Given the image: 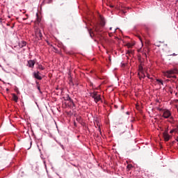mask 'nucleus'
Listing matches in <instances>:
<instances>
[{
	"label": "nucleus",
	"mask_w": 178,
	"mask_h": 178,
	"mask_svg": "<svg viewBox=\"0 0 178 178\" xmlns=\"http://www.w3.org/2000/svg\"><path fill=\"white\" fill-rule=\"evenodd\" d=\"M163 76L167 77L168 79H176V76L173 74H178V70L177 68L171 69L167 71H165L163 72Z\"/></svg>",
	"instance_id": "1"
},
{
	"label": "nucleus",
	"mask_w": 178,
	"mask_h": 178,
	"mask_svg": "<svg viewBox=\"0 0 178 178\" xmlns=\"http://www.w3.org/2000/svg\"><path fill=\"white\" fill-rule=\"evenodd\" d=\"M91 97L92 98L94 99V101L95 102H99V101H101V95H99L98 94V92H93L92 94H91Z\"/></svg>",
	"instance_id": "2"
},
{
	"label": "nucleus",
	"mask_w": 178,
	"mask_h": 178,
	"mask_svg": "<svg viewBox=\"0 0 178 178\" xmlns=\"http://www.w3.org/2000/svg\"><path fill=\"white\" fill-rule=\"evenodd\" d=\"M138 74L139 79H145V73L144 72V70L143 69V66L141 65H139Z\"/></svg>",
	"instance_id": "3"
},
{
	"label": "nucleus",
	"mask_w": 178,
	"mask_h": 178,
	"mask_svg": "<svg viewBox=\"0 0 178 178\" xmlns=\"http://www.w3.org/2000/svg\"><path fill=\"white\" fill-rule=\"evenodd\" d=\"M102 27L104 26H102V25L98 24H95L94 26L95 33H96V34H99V33L102 31Z\"/></svg>",
	"instance_id": "4"
},
{
	"label": "nucleus",
	"mask_w": 178,
	"mask_h": 178,
	"mask_svg": "<svg viewBox=\"0 0 178 178\" xmlns=\"http://www.w3.org/2000/svg\"><path fill=\"white\" fill-rule=\"evenodd\" d=\"M171 115L172 113H170V111H169V110H164L163 111V118H164V119H168L170 118Z\"/></svg>",
	"instance_id": "5"
},
{
	"label": "nucleus",
	"mask_w": 178,
	"mask_h": 178,
	"mask_svg": "<svg viewBox=\"0 0 178 178\" xmlns=\"http://www.w3.org/2000/svg\"><path fill=\"white\" fill-rule=\"evenodd\" d=\"M33 76L37 80H42V77L40 75V72L37 71L33 73Z\"/></svg>",
	"instance_id": "6"
},
{
	"label": "nucleus",
	"mask_w": 178,
	"mask_h": 178,
	"mask_svg": "<svg viewBox=\"0 0 178 178\" xmlns=\"http://www.w3.org/2000/svg\"><path fill=\"white\" fill-rule=\"evenodd\" d=\"M35 35L38 37V38H39V40H41V38H42V33H41V30L38 29L35 31Z\"/></svg>",
	"instance_id": "7"
},
{
	"label": "nucleus",
	"mask_w": 178,
	"mask_h": 178,
	"mask_svg": "<svg viewBox=\"0 0 178 178\" xmlns=\"http://www.w3.org/2000/svg\"><path fill=\"white\" fill-rule=\"evenodd\" d=\"M34 65H35V61H34V60H28V65L27 66H29V67H34Z\"/></svg>",
	"instance_id": "8"
},
{
	"label": "nucleus",
	"mask_w": 178,
	"mask_h": 178,
	"mask_svg": "<svg viewBox=\"0 0 178 178\" xmlns=\"http://www.w3.org/2000/svg\"><path fill=\"white\" fill-rule=\"evenodd\" d=\"M163 137H164L165 141H169V140H170V136H169V134H168L167 132H165L163 134Z\"/></svg>",
	"instance_id": "9"
},
{
	"label": "nucleus",
	"mask_w": 178,
	"mask_h": 178,
	"mask_svg": "<svg viewBox=\"0 0 178 178\" xmlns=\"http://www.w3.org/2000/svg\"><path fill=\"white\" fill-rule=\"evenodd\" d=\"M26 41H21L19 42V48H23L24 47H26Z\"/></svg>",
	"instance_id": "10"
},
{
	"label": "nucleus",
	"mask_w": 178,
	"mask_h": 178,
	"mask_svg": "<svg viewBox=\"0 0 178 178\" xmlns=\"http://www.w3.org/2000/svg\"><path fill=\"white\" fill-rule=\"evenodd\" d=\"M12 97H13V99L15 101V102H17V101H19V97H17V95H16V94L13 93Z\"/></svg>",
	"instance_id": "11"
},
{
	"label": "nucleus",
	"mask_w": 178,
	"mask_h": 178,
	"mask_svg": "<svg viewBox=\"0 0 178 178\" xmlns=\"http://www.w3.org/2000/svg\"><path fill=\"white\" fill-rule=\"evenodd\" d=\"M100 24H99V26H105V19L102 17H100Z\"/></svg>",
	"instance_id": "12"
},
{
	"label": "nucleus",
	"mask_w": 178,
	"mask_h": 178,
	"mask_svg": "<svg viewBox=\"0 0 178 178\" xmlns=\"http://www.w3.org/2000/svg\"><path fill=\"white\" fill-rule=\"evenodd\" d=\"M156 81H157L158 84L161 85V86H163V81H162L161 79H156Z\"/></svg>",
	"instance_id": "13"
},
{
	"label": "nucleus",
	"mask_w": 178,
	"mask_h": 178,
	"mask_svg": "<svg viewBox=\"0 0 178 178\" xmlns=\"http://www.w3.org/2000/svg\"><path fill=\"white\" fill-rule=\"evenodd\" d=\"M134 44L132 43H127V47H128L129 48H131V47H134Z\"/></svg>",
	"instance_id": "14"
},
{
	"label": "nucleus",
	"mask_w": 178,
	"mask_h": 178,
	"mask_svg": "<svg viewBox=\"0 0 178 178\" xmlns=\"http://www.w3.org/2000/svg\"><path fill=\"white\" fill-rule=\"evenodd\" d=\"M44 3H51L52 0H44Z\"/></svg>",
	"instance_id": "15"
},
{
	"label": "nucleus",
	"mask_w": 178,
	"mask_h": 178,
	"mask_svg": "<svg viewBox=\"0 0 178 178\" xmlns=\"http://www.w3.org/2000/svg\"><path fill=\"white\" fill-rule=\"evenodd\" d=\"M38 69H40V70H44V67L42 65H38Z\"/></svg>",
	"instance_id": "16"
},
{
	"label": "nucleus",
	"mask_w": 178,
	"mask_h": 178,
	"mask_svg": "<svg viewBox=\"0 0 178 178\" xmlns=\"http://www.w3.org/2000/svg\"><path fill=\"white\" fill-rule=\"evenodd\" d=\"M29 143H30V146L28 147V149H30L31 148V145H32V144H33V142L31 140V141L29 142Z\"/></svg>",
	"instance_id": "17"
},
{
	"label": "nucleus",
	"mask_w": 178,
	"mask_h": 178,
	"mask_svg": "<svg viewBox=\"0 0 178 178\" xmlns=\"http://www.w3.org/2000/svg\"><path fill=\"white\" fill-rule=\"evenodd\" d=\"M76 120L77 122H80L81 120V117H77Z\"/></svg>",
	"instance_id": "18"
},
{
	"label": "nucleus",
	"mask_w": 178,
	"mask_h": 178,
	"mask_svg": "<svg viewBox=\"0 0 178 178\" xmlns=\"http://www.w3.org/2000/svg\"><path fill=\"white\" fill-rule=\"evenodd\" d=\"M89 34L90 37H92V31H91V29L89 31Z\"/></svg>",
	"instance_id": "19"
},
{
	"label": "nucleus",
	"mask_w": 178,
	"mask_h": 178,
	"mask_svg": "<svg viewBox=\"0 0 178 178\" xmlns=\"http://www.w3.org/2000/svg\"><path fill=\"white\" fill-rule=\"evenodd\" d=\"M67 101H72V99L70 98V97L69 96L67 97Z\"/></svg>",
	"instance_id": "20"
},
{
	"label": "nucleus",
	"mask_w": 178,
	"mask_h": 178,
	"mask_svg": "<svg viewBox=\"0 0 178 178\" xmlns=\"http://www.w3.org/2000/svg\"><path fill=\"white\" fill-rule=\"evenodd\" d=\"M15 92H17V94H20V92L19 91V89H15Z\"/></svg>",
	"instance_id": "21"
},
{
	"label": "nucleus",
	"mask_w": 178,
	"mask_h": 178,
	"mask_svg": "<svg viewBox=\"0 0 178 178\" xmlns=\"http://www.w3.org/2000/svg\"><path fill=\"white\" fill-rule=\"evenodd\" d=\"M147 79H152V78H151V77L149 76V74H147Z\"/></svg>",
	"instance_id": "22"
},
{
	"label": "nucleus",
	"mask_w": 178,
	"mask_h": 178,
	"mask_svg": "<svg viewBox=\"0 0 178 178\" xmlns=\"http://www.w3.org/2000/svg\"><path fill=\"white\" fill-rule=\"evenodd\" d=\"M60 147H61V148H62L63 149H65V147L63 146V145H60Z\"/></svg>",
	"instance_id": "23"
},
{
	"label": "nucleus",
	"mask_w": 178,
	"mask_h": 178,
	"mask_svg": "<svg viewBox=\"0 0 178 178\" xmlns=\"http://www.w3.org/2000/svg\"><path fill=\"white\" fill-rule=\"evenodd\" d=\"M176 55H177V54L174 53V54H172L171 56H176Z\"/></svg>",
	"instance_id": "24"
},
{
	"label": "nucleus",
	"mask_w": 178,
	"mask_h": 178,
	"mask_svg": "<svg viewBox=\"0 0 178 178\" xmlns=\"http://www.w3.org/2000/svg\"><path fill=\"white\" fill-rule=\"evenodd\" d=\"M116 29H115L113 31V33H115L116 32Z\"/></svg>",
	"instance_id": "25"
},
{
	"label": "nucleus",
	"mask_w": 178,
	"mask_h": 178,
	"mask_svg": "<svg viewBox=\"0 0 178 178\" xmlns=\"http://www.w3.org/2000/svg\"><path fill=\"white\" fill-rule=\"evenodd\" d=\"M140 42H141V47H143V41L141 40V39L140 38Z\"/></svg>",
	"instance_id": "26"
},
{
	"label": "nucleus",
	"mask_w": 178,
	"mask_h": 178,
	"mask_svg": "<svg viewBox=\"0 0 178 178\" xmlns=\"http://www.w3.org/2000/svg\"><path fill=\"white\" fill-rule=\"evenodd\" d=\"M38 90L39 91H40V86H38Z\"/></svg>",
	"instance_id": "27"
},
{
	"label": "nucleus",
	"mask_w": 178,
	"mask_h": 178,
	"mask_svg": "<svg viewBox=\"0 0 178 178\" xmlns=\"http://www.w3.org/2000/svg\"><path fill=\"white\" fill-rule=\"evenodd\" d=\"M126 114H127V115H129V111H127V112L126 113Z\"/></svg>",
	"instance_id": "28"
},
{
	"label": "nucleus",
	"mask_w": 178,
	"mask_h": 178,
	"mask_svg": "<svg viewBox=\"0 0 178 178\" xmlns=\"http://www.w3.org/2000/svg\"><path fill=\"white\" fill-rule=\"evenodd\" d=\"M54 49H55V51H58V49H56V48L54 47Z\"/></svg>",
	"instance_id": "29"
},
{
	"label": "nucleus",
	"mask_w": 178,
	"mask_h": 178,
	"mask_svg": "<svg viewBox=\"0 0 178 178\" xmlns=\"http://www.w3.org/2000/svg\"><path fill=\"white\" fill-rule=\"evenodd\" d=\"M170 133H171V134L173 133V130H171V131H170Z\"/></svg>",
	"instance_id": "30"
},
{
	"label": "nucleus",
	"mask_w": 178,
	"mask_h": 178,
	"mask_svg": "<svg viewBox=\"0 0 178 178\" xmlns=\"http://www.w3.org/2000/svg\"><path fill=\"white\" fill-rule=\"evenodd\" d=\"M58 144H59L60 146L62 145V144L60 143H58Z\"/></svg>",
	"instance_id": "31"
},
{
	"label": "nucleus",
	"mask_w": 178,
	"mask_h": 178,
	"mask_svg": "<svg viewBox=\"0 0 178 178\" xmlns=\"http://www.w3.org/2000/svg\"><path fill=\"white\" fill-rule=\"evenodd\" d=\"M122 109H124V107L122 106Z\"/></svg>",
	"instance_id": "32"
},
{
	"label": "nucleus",
	"mask_w": 178,
	"mask_h": 178,
	"mask_svg": "<svg viewBox=\"0 0 178 178\" xmlns=\"http://www.w3.org/2000/svg\"><path fill=\"white\" fill-rule=\"evenodd\" d=\"M110 30H112V27H110Z\"/></svg>",
	"instance_id": "33"
},
{
	"label": "nucleus",
	"mask_w": 178,
	"mask_h": 178,
	"mask_svg": "<svg viewBox=\"0 0 178 178\" xmlns=\"http://www.w3.org/2000/svg\"><path fill=\"white\" fill-rule=\"evenodd\" d=\"M176 140H177V141H178V137L177 138V139H176Z\"/></svg>",
	"instance_id": "34"
},
{
	"label": "nucleus",
	"mask_w": 178,
	"mask_h": 178,
	"mask_svg": "<svg viewBox=\"0 0 178 178\" xmlns=\"http://www.w3.org/2000/svg\"><path fill=\"white\" fill-rule=\"evenodd\" d=\"M145 56H147V54H145Z\"/></svg>",
	"instance_id": "35"
},
{
	"label": "nucleus",
	"mask_w": 178,
	"mask_h": 178,
	"mask_svg": "<svg viewBox=\"0 0 178 178\" xmlns=\"http://www.w3.org/2000/svg\"><path fill=\"white\" fill-rule=\"evenodd\" d=\"M0 20H2V19H1V18H0Z\"/></svg>",
	"instance_id": "36"
},
{
	"label": "nucleus",
	"mask_w": 178,
	"mask_h": 178,
	"mask_svg": "<svg viewBox=\"0 0 178 178\" xmlns=\"http://www.w3.org/2000/svg\"><path fill=\"white\" fill-rule=\"evenodd\" d=\"M157 47H159V44H158Z\"/></svg>",
	"instance_id": "37"
},
{
	"label": "nucleus",
	"mask_w": 178,
	"mask_h": 178,
	"mask_svg": "<svg viewBox=\"0 0 178 178\" xmlns=\"http://www.w3.org/2000/svg\"><path fill=\"white\" fill-rule=\"evenodd\" d=\"M157 47H159V44H158Z\"/></svg>",
	"instance_id": "38"
}]
</instances>
